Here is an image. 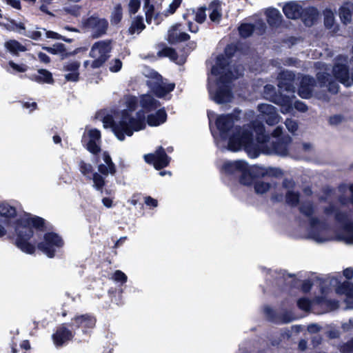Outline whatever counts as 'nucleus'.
<instances>
[{"mask_svg": "<svg viewBox=\"0 0 353 353\" xmlns=\"http://www.w3.org/2000/svg\"><path fill=\"white\" fill-rule=\"evenodd\" d=\"M126 108L123 110L120 120L117 121L111 117H105L103 126L110 127L115 136L120 141H123L125 136L130 137L134 131H139L144 128L145 114L141 111L134 112L138 104V99L135 97L128 96L123 99ZM143 111L150 112L156 110L160 106L159 102L150 94H143L139 101Z\"/></svg>", "mask_w": 353, "mask_h": 353, "instance_id": "1", "label": "nucleus"}, {"mask_svg": "<svg viewBox=\"0 0 353 353\" xmlns=\"http://www.w3.org/2000/svg\"><path fill=\"white\" fill-rule=\"evenodd\" d=\"M232 50L233 48L228 46L225 50V54L217 57L216 62L212 66L208 77L210 97L219 104L228 103L232 101L233 94L229 83L241 76L243 72L241 65L234 67L230 65L228 59Z\"/></svg>", "mask_w": 353, "mask_h": 353, "instance_id": "2", "label": "nucleus"}, {"mask_svg": "<svg viewBox=\"0 0 353 353\" xmlns=\"http://www.w3.org/2000/svg\"><path fill=\"white\" fill-rule=\"evenodd\" d=\"M0 216L8 227H13L15 234V244L22 252L32 254L35 246L29 242L32 237L33 228L41 229L44 220L40 217L25 215L18 218L16 209L7 203H0Z\"/></svg>", "mask_w": 353, "mask_h": 353, "instance_id": "3", "label": "nucleus"}, {"mask_svg": "<svg viewBox=\"0 0 353 353\" xmlns=\"http://www.w3.org/2000/svg\"><path fill=\"white\" fill-rule=\"evenodd\" d=\"M237 121L236 116L233 114H221L216 119V126L219 131L220 139L228 141L227 145L222 144L221 140L216 139L218 147L221 149H227L236 152L244 149L247 143L245 141L250 139V142L254 135V124L259 123L255 121L243 128L234 126V122Z\"/></svg>", "mask_w": 353, "mask_h": 353, "instance_id": "4", "label": "nucleus"}, {"mask_svg": "<svg viewBox=\"0 0 353 353\" xmlns=\"http://www.w3.org/2000/svg\"><path fill=\"white\" fill-rule=\"evenodd\" d=\"M254 135L250 142V139H246L245 151L251 158L257 157L260 153L265 154H276L281 157L290 155L292 149L290 144L292 138L285 136L277 142H270V137L265 132L264 125L259 122L254 124Z\"/></svg>", "mask_w": 353, "mask_h": 353, "instance_id": "5", "label": "nucleus"}, {"mask_svg": "<svg viewBox=\"0 0 353 353\" xmlns=\"http://www.w3.org/2000/svg\"><path fill=\"white\" fill-rule=\"evenodd\" d=\"M316 66L317 68L324 70L325 72L317 73V83L312 77L309 76L303 77L298 93L301 98L308 99L314 96L318 99L327 101L328 97L326 92L336 94L339 90V85L328 73L330 69L325 63L317 62Z\"/></svg>", "mask_w": 353, "mask_h": 353, "instance_id": "6", "label": "nucleus"}, {"mask_svg": "<svg viewBox=\"0 0 353 353\" xmlns=\"http://www.w3.org/2000/svg\"><path fill=\"white\" fill-rule=\"evenodd\" d=\"M112 50L110 41H100L96 42L91 48L90 57L93 59L91 62V68H98L110 57Z\"/></svg>", "mask_w": 353, "mask_h": 353, "instance_id": "7", "label": "nucleus"}, {"mask_svg": "<svg viewBox=\"0 0 353 353\" xmlns=\"http://www.w3.org/2000/svg\"><path fill=\"white\" fill-rule=\"evenodd\" d=\"M348 59L346 56H339L332 67V72L334 77L346 86L353 83L352 71L350 72L347 64Z\"/></svg>", "mask_w": 353, "mask_h": 353, "instance_id": "8", "label": "nucleus"}, {"mask_svg": "<svg viewBox=\"0 0 353 353\" xmlns=\"http://www.w3.org/2000/svg\"><path fill=\"white\" fill-rule=\"evenodd\" d=\"M150 78L148 81V84L152 92L159 97H163L168 93L172 91L175 87L173 83H168L163 80L161 75L155 71H150L148 74H145Z\"/></svg>", "mask_w": 353, "mask_h": 353, "instance_id": "9", "label": "nucleus"}, {"mask_svg": "<svg viewBox=\"0 0 353 353\" xmlns=\"http://www.w3.org/2000/svg\"><path fill=\"white\" fill-rule=\"evenodd\" d=\"M81 27L85 31L90 32L92 37L98 38L106 34L108 22L105 19L92 16L82 20Z\"/></svg>", "mask_w": 353, "mask_h": 353, "instance_id": "10", "label": "nucleus"}, {"mask_svg": "<svg viewBox=\"0 0 353 353\" xmlns=\"http://www.w3.org/2000/svg\"><path fill=\"white\" fill-rule=\"evenodd\" d=\"M63 242L57 234L49 232L44 235L43 241L37 245L38 249L48 257L52 258L55 252L62 247Z\"/></svg>", "mask_w": 353, "mask_h": 353, "instance_id": "11", "label": "nucleus"}, {"mask_svg": "<svg viewBox=\"0 0 353 353\" xmlns=\"http://www.w3.org/2000/svg\"><path fill=\"white\" fill-rule=\"evenodd\" d=\"M264 97L281 106V112L288 114L292 109V101L290 97L279 96L276 94L275 87L272 85L264 86Z\"/></svg>", "mask_w": 353, "mask_h": 353, "instance_id": "12", "label": "nucleus"}, {"mask_svg": "<svg viewBox=\"0 0 353 353\" xmlns=\"http://www.w3.org/2000/svg\"><path fill=\"white\" fill-rule=\"evenodd\" d=\"M82 141L85 143L87 150L97 154L101 150V132L97 129H86L83 133Z\"/></svg>", "mask_w": 353, "mask_h": 353, "instance_id": "13", "label": "nucleus"}, {"mask_svg": "<svg viewBox=\"0 0 353 353\" xmlns=\"http://www.w3.org/2000/svg\"><path fill=\"white\" fill-rule=\"evenodd\" d=\"M258 110L269 125H274L282 119L281 117L277 113L276 108L272 105L266 103L259 104L258 105Z\"/></svg>", "mask_w": 353, "mask_h": 353, "instance_id": "14", "label": "nucleus"}, {"mask_svg": "<svg viewBox=\"0 0 353 353\" xmlns=\"http://www.w3.org/2000/svg\"><path fill=\"white\" fill-rule=\"evenodd\" d=\"M146 162L152 163L157 170L167 166L170 159L165 154L163 148L160 147L154 154H148L144 156Z\"/></svg>", "mask_w": 353, "mask_h": 353, "instance_id": "15", "label": "nucleus"}, {"mask_svg": "<svg viewBox=\"0 0 353 353\" xmlns=\"http://www.w3.org/2000/svg\"><path fill=\"white\" fill-rule=\"evenodd\" d=\"M294 74L291 71H283L279 75L278 86L281 90H285L294 93L295 86L294 84Z\"/></svg>", "mask_w": 353, "mask_h": 353, "instance_id": "16", "label": "nucleus"}, {"mask_svg": "<svg viewBox=\"0 0 353 353\" xmlns=\"http://www.w3.org/2000/svg\"><path fill=\"white\" fill-rule=\"evenodd\" d=\"M103 163L100 162L99 157L97 160L98 165V170L103 175L107 176L109 174H113L115 172V166L113 163L111 157L107 152H103L102 154Z\"/></svg>", "mask_w": 353, "mask_h": 353, "instance_id": "17", "label": "nucleus"}, {"mask_svg": "<svg viewBox=\"0 0 353 353\" xmlns=\"http://www.w3.org/2000/svg\"><path fill=\"white\" fill-rule=\"evenodd\" d=\"M72 336V332L62 326L58 328L57 332L52 335V340L55 345L61 346L71 340Z\"/></svg>", "mask_w": 353, "mask_h": 353, "instance_id": "18", "label": "nucleus"}, {"mask_svg": "<svg viewBox=\"0 0 353 353\" xmlns=\"http://www.w3.org/2000/svg\"><path fill=\"white\" fill-rule=\"evenodd\" d=\"M210 21L219 23L222 18L221 3L218 0L210 2L207 8Z\"/></svg>", "mask_w": 353, "mask_h": 353, "instance_id": "19", "label": "nucleus"}, {"mask_svg": "<svg viewBox=\"0 0 353 353\" xmlns=\"http://www.w3.org/2000/svg\"><path fill=\"white\" fill-rule=\"evenodd\" d=\"M283 185L287 190L286 202L292 206L297 205L299 201V194L298 192L292 190L294 183L291 180L285 179L283 181Z\"/></svg>", "mask_w": 353, "mask_h": 353, "instance_id": "20", "label": "nucleus"}, {"mask_svg": "<svg viewBox=\"0 0 353 353\" xmlns=\"http://www.w3.org/2000/svg\"><path fill=\"white\" fill-rule=\"evenodd\" d=\"M80 67V62L77 61H72L67 63L64 65V71L67 72L65 74V78L68 81L76 82L79 80V69Z\"/></svg>", "mask_w": 353, "mask_h": 353, "instance_id": "21", "label": "nucleus"}, {"mask_svg": "<svg viewBox=\"0 0 353 353\" xmlns=\"http://www.w3.org/2000/svg\"><path fill=\"white\" fill-rule=\"evenodd\" d=\"M283 11L288 19H296L302 14L303 8L298 3L291 1L284 6Z\"/></svg>", "mask_w": 353, "mask_h": 353, "instance_id": "22", "label": "nucleus"}, {"mask_svg": "<svg viewBox=\"0 0 353 353\" xmlns=\"http://www.w3.org/2000/svg\"><path fill=\"white\" fill-rule=\"evenodd\" d=\"M74 325L82 328L83 332H85L86 329L92 328L96 322L94 318L88 314L77 316L74 319Z\"/></svg>", "mask_w": 353, "mask_h": 353, "instance_id": "23", "label": "nucleus"}, {"mask_svg": "<svg viewBox=\"0 0 353 353\" xmlns=\"http://www.w3.org/2000/svg\"><path fill=\"white\" fill-rule=\"evenodd\" d=\"M30 79L39 83H52L54 80L50 72L46 69H39L37 72L29 77Z\"/></svg>", "mask_w": 353, "mask_h": 353, "instance_id": "24", "label": "nucleus"}, {"mask_svg": "<svg viewBox=\"0 0 353 353\" xmlns=\"http://www.w3.org/2000/svg\"><path fill=\"white\" fill-rule=\"evenodd\" d=\"M246 167V162L242 160L235 161H226L222 167V170L228 174L240 172Z\"/></svg>", "mask_w": 353, "mask_h": 353, "instance_id": "25", "label": "nucleus"}, {"mask_svg": "<svg viewBox=\"0 0 353 353\" xmlns=\"http://www.w3.org/2000/svg\"><path fill=\"white\" fill-rule=\"evenodd\" d=\"M353 4L345 3L339 9V17L344 24L350 23L352 20Z\"/></svg>", "mask_w": 353, "mask_h": 353, "instance_id": "26", "label": "nucleus"}, {"mask_svg": "<svg viewBox=\"0 0 353 353\" xmlns=\"http://www.w3.org/2000/svg\"><path fill=\"white\" fill-rule=\"evenodd\" d=\"M167 119V114L164 110H159L155 114L148 117V123L151 126H158L163 123Z\"/></svg>", "mask_w": 353, "mask_h": 353, "instance_id": "27", "label": "nucleus"}, {"mask_svg": "<svg viewBox=\"0 0 353 353\" xmlns=\"http://www.w3.org/2000/svg\"><path fill=\"white\" fill-rule=\"evenodd\" d=\"M337 292L344 294L347 299L345 301L348 305L353 304V285L350 282H344L337 288Z\"/></svg>", "mask_w": 353, "mask_h": 353, "instance_id": "28", "label": "nucleus"}, {"mask_svg": "<svg viewBox=\"0 0 353 353\" xmlns=\"http://www.w3.org/2000/svg\"><path fill=\"white\" fill-rule=\"evenodd\" d=\"M265 14L268 23L272 26H277L281 21L282 16L280 12L275 8H269Z\"/></svg>", "mask_w": 353, "mask_h": 353, "instance_id": "29", "label": "nucleus"}, {"mask_svg": "<svg viewBox=\"0 0 353 353\" xmlns=\"http://www.w3.org/2000/svg\"><path fill=\"white\" fill-rule=\"evenodd\" d=\"M5 48L12 54H18L27 50L26 48L16 40H10L5 43Z\"/></svg>", "mask_w": 353, "mask_h": 353, "instance_id": "30", "label": "nucleus"}, {"mask_svg": "<svg viewBox=\"0 0 353 353\" xmlns=\"http://www.w3.org/2000/svg\"><path fill=\"white\" fill-rule=\"evenodd\" d=\"M324 24L325 27L332 32L336 33L339 30L338 26L335 23L334 15L331 10H326L324 13Z\"/></svg>", "mask_w": 353, "mask_h": 353, "instance_id": "31", "label": "nucleus"}, {"mask_svg": "<svg viewBox=\"0 0 353 353\" xmlns=\"http://www.w3.org/2000/svg\"><path fill=\"white\" fill-rule=\"evenodd\" d=\"M145 28L143 17L138 16L132 20L131 26L129 28V32L131 34H139Z\"/></svg>", "mask_w": 353, "mask_h": 353, "instance_id": "32", "label": "nucleus"}, {"mask_svg": "<svg viewBox=\"0 0 353 353\" xmlns=\"http://www.w3.org/2000/svg\"><path fill=\"white\" fill-rule=\"evenodd\" d=\"M190 38L189 35L185 32H178L176 29L169 31L168 40L171 43L178 41H184Z\"/></svg>", "mask_w": 353, "mask_h": 353, "instance_id": "33", "label": "nucleus"}, {"mask_svg": "<svg viewBox=\"0 0 353 353\" xmlns=\"http://www.w3.org/2000/svg\"><path fill=\"white\" fill-rule=\"evenodd\" d=\"M240 172L241 173L240 183L245 185H250L254 181V176H252L247 163L245 168L241 170Z\"/></svg>", "mask_w": 353, "mask_h": 353, "instance_id": "34", "label": "nucleus"}, {"mask_svg": "<svg viewBox=\"0 0 353 353\" xmlns=\"http://www.w3.org/2000/svg\"><path fill=\"white\" fill-rule=\"evenodd\" d=\"M79 171L86 178L91 179L93 174V166L91 163L85 162L83 160L79 163Z\"/></svg>", "mask_w": 353, "mask_h": 353, "instance_id": "35", "label": "nucleus"}, {"mask_svg": "<svg viewBox=\"0 0 353 353\" xmlns=\"http://www.w3.org/2000/svg\"><path fill=\"white\" fill-rule=\"evenodd\" d=\"M143 1L146 21L148 23H151L152 19L155 18L157 13L154 11V6L150 4V0Z\"/></svg>", "mask_w": 353, "mask_h": 353, "instance_id": "36", "label": "nucleus"}, {"mask_svg": "<svg viewBox=\"0 0 353 353\" xmlns=\"http://www.w3.org/2000/svg\"><path fill=\"white\" fill-rule=\"evenodd\" d=\"M93 182V187L99 191H102L103 186L105 185L104 177L100 175L97 172L93 173L91 176V179Z\"/></svg>", "mask_w": 353, "mask_h": 353, "instance_id": "37", "label": "nucleus"}, {"mask_svg": "<svg viewBox=\"0 0 353 353\" xmlns=\"http://www.w3.org/2000/svg\"><path fill=\"white\" fill-rule=\"evenodd\" d=\"M274 183L264 182L262 181H256L254 183V190L257 194H264L270 190Z\"/></svg>", "mask_w": 353, "mask_h": 353, "instance_id": "38", "label": "nucleus"}, {"mask_svg": "<svg viewBox=\"0 0 353 353\" xmlns=\"http://www.w3.org/2000/svg\"><path fill=\"white\" fill-rule=\"evenodd\" d=\"M122 8L117 4L112 12L110 21L112 25H117L122 19Z\"/></svg>", "mask_w": 353, "mask_h": 353, "instance_id": "39", "label": "nucleus"}, {"mask_svg": "<svg viewBox=\"0 0 353 353\" xmlns=\"http://www.w3.org/2000/svg\"><path fill=\"white\" fill-rule=\"evenodd\" d=\"M43 49L54 54L63 53L65 51V46L61 43H56L52 47H43Z\"/></svg>", "mask_w": 353, "mask_h": 353, "instance_id": "40", "label": "nucleus"}, {"mask_svg": "<svg viewBox=\"0 0 353 353\" xmlns=\"http://www.w3.org/2000/svg\"><path fill=\"white\" fill-rule=\"evenodd\" d=\"M254 27L251 24H243L239 27V33L243 37H248L252 34Z\"/></svg>", "mask_w": 353, "mask_h": 353, "instance_id": "41", "label": "nucleus"}, {"mask_svg": "<svg viewBox=\"0 0 353 353\" xmlns=\"http://www.w3.org/2000/svg\"><path fill=\"white\" fill-rule=\"evenodd\" d=\"M81 7L77 5L65 6L63 8V12L70 14L75 17L80 16Z\"/></svg>", "mask_w": 353, "mask_h": 353, "instance_id": "42", "label": "nucleus"}, {"mask_svg": "<svg viewBox=\"0 0 353 353\" xmlns=\"http://www.w3.org/2000/svg\"><path fill=\"white\" fill-rule=\"evenodd\" d=\"M206 10L207 8L205 7H201L197 10L195 14V20L196 22L202 23L205 21L207 16Z\"/></svg>", "mask_w": 353, "mask_h": 353, "instance_id": "43", "label": "nucleus"}, {"mask_svg": "<svg viewBox=\"0 0 353 353\" xmlns=\"http://www.w3.org/2000/svg\"><path fill=\"white\" fill-rule=\"evenodd\" d=\"M345 121V117L341 114H334L330 117L328 119L329 124L336 126Z\"/></svg>", "mask_w": 353, "mask_h": 353, "instance_id": "44", "label": "nucleus"}, {"mask_svg": "<svg viewBox=\"0 0 353 353\" xmlns=\"http://www.w3.org/2000/svg\"><path fill=\"white\" fill-rule=\"evenodd\" d=\"M109 70L112 72H117L122 68V62L119 59H114L109 63Z\"/></svg>", "mask_w": 353, "mask_h": 353, "instance_id": "45", "label": "nucleus"}, {"mask_svg": "<svg viewBox=\"0 0 353 353\" xmlns=\"http://www.w3.org/2000/svg\"><path fill=\"white\" fill-rule=\"evenodd\" d=\"M290 98L292 99V109L289 113H290L292 112V110L293 109V105H294V108H296L299 111H301L303 112L307 111V107L304 103H303L302 101H294L293 98H292L290 97Z\"/></svg>", "mask_w": 353, "mask_h": 353, "instance_id": "46", "label": "nucleus"}, {"mask_svg": "<svg viewBox=\"0 0 353 353\" xmlns=\"http://www.w3.org/2000/svg\"><path fill=\"white\" fill-rule=\"evenodd\" d=\"M141 0H130L128 4L129 12L130 14H135L139 9Z\"/></svg>", "mask_w": 353, "mask_h": 353, "instance_id": "47", "label": "nucleus"}, {"mask_svg": "<svg viewBox=\"0 0 353 353\" xmlns=\"http://www.w3.org/2000/svg\"><path fill=\"white\" fill-rule=\"evenodd\" d=\"M297 305L300 309L304 311H308L311 307V301L307 299L302 298L298 301Z\"/></svg>", "mask_w": 353, "mask_h": 353, "instance_id": "48", "label": "nucleus"}, {"mask_svg": "<svg viewBox=\"0 0 353 353\" xmlns=\"http://www.w3.org/2000/svg\"><path fill=\"white\" fill-rule=\"evenodd\" d=\"M112 278L114 281L117 282H121L122 283H125L127 281V276L120 270L115 271Z\"/></svg>", "mask_w": 353, "mask_h": 353, "instance_id": "49", "label": "nucleus"}, {"mask_svg": "<svg viewBox=\"0 0 353 353\" xmlns=\"http://www.w3.org/2000/svg\"><path fill=\"white\" fill-rule=\"evenodd\" d=\"M285 124L287 129L292 133L296 132L298 129V124L296 121L293 119H286Z\"/></svg>", "mask_w": 353, "mask_h": 353, "instance_id": "50", "label": "nucleus"}, {"mask_svg": "<svg viewBox=\"0 0 353 353\" xmlns=\"http://www.w3.org/2000/svg\"><path fill=\"white\" fill-rule=\"evenodd\" d=\"M8 64L14 70L18 72H24L28 70L27 65L24 64L19 65L15 63L12 61H9Z\"/></svg>", "mask_w": 353, "mask_h": 353, "instance_id": "51", "label": "nucleus"}, {"mask_svg": "<svg viewBox=\"0 0 353 353\" xmlns=\"http://www.w3.org/2000/svg\"><path fill=\"white\" fill-rule=\"evenodd\" d=\"M182 0H173L169 5V8L166 11L165 15L173 14L177 8L181 5Z\"/></svg>", "mask_w": 353, "mask_h": 353, "instance_id": "52", "label": "nucleus"}, {"mask_svg": "<svg viewBox=\"0 0 353 353\" xmlns=\"http://www.w3.org/2000/svg\"><path fill=\"white\" fill-rule=\"evenodd\" d=\"M342 353H353V339L341 347Z\"/></svg>", "mask_w": 353, "mask_h": 353, "instance_id": "53", "label": "nucleus"}, {"mask_svg": "<svg viewBox=\"0 0 353 353\" xmlns=\"http://www.w3.org/2000/svg\"><path fill=\"white\" fill-rule=\"evenodd\" d=\"M299 148L305 153H310L313 150V146L310 143H303L299 145Z\"/></svg>", "mask_w": 353, "mask_h": 353, "instance_id": "54", "label": "nucleus"}, {"mask_svg": "<svg viewBox=\"0 0 353 353\" xmlns=\"http://www.w3.org/2000/svg\"><path fill=\"white\" fill-rule=\"evenodd\" d=\"M163 52L165 56L170 57L171 59L174 60L175 59L176 52L172 48H166L163 50Z\"/></svg>", "mask_w": 353, "mask_h": 353, "instance_id": "55", "label": "nucleus"}, {"mask_svg": "<svg viewBox=\"0 0 353 353\" xmlns=\"http://www.w3.org/2000/svg\"><path fill=\"white\" fill-rule=\"evenodd\" d=\"M26 35L32 39L38 40L41 37V32L39 31H29Z\"/></svg>", "mask_w": 353, "mask_h": 353, "instance_id": "56", "label": "nucleus"}, {"mask_svg": "<svg viewBox=\"0 0 353 353\" xmlns=\"http://www.w3.org/2000/svg\"><path fill=\"white\" fill-rule=\"evenodd\" d=\"M145 203L148 206H152V207H157L158 205L157 200H156L150 196L145 197Z\"/></svg>", "mask_w": 353, "mask_h": 353, "instance_id": "57", "label": "nucleus"}, {"mask_svg": "<svg viewBox=\"0 0 353 353\" xmlns=\"http://www.w3.org/2000/svg\"><path fill=\"white\" fill-rule=\"evenodd\" d=\"M321 327L318 324H310L307 327V330L310 333H316L319 332Z\"/></svg>", "mask_w": 353, "mask_h": 353, "instance_id": "58", "label": "nucleus"}, {"mask_svg": "<svg viewBox=\"0 0 353 353\" xmlns=\"http://www.w3.org/2000/svg\"><path fill=\"white\" fill-rule=\"evenodd\" d=\"M5 1L6 2L7 4L11 6L14 8H21L20 1L19 0H5Z\"/></svg>", "mask_w": 353, "mask_h": 353, "instance_id": "59", "label": "nucleus"}, {"mask_svg": "<svg viewBox=\"0 0 353 353\" xmlns=\"http://www.w3.org/2000/svg\"><path fill=\"white\" fill-rule=\"evenodd\" d=\"M23 108L30 110V112H32L37 108V103L35 102H25L23 105Z\"/></svg>", "mask_w": 353, "mask_h": 353, "instance_id": "60", "label": "nucleus"}, {"mask_svg": "<svg viewBox=\"0 0 353 353\" xmlns=\"http://www.w3.org/2000/svg\"><path fill=\"white\" fill-rule=\"evenodd\" d=\"M46 34L48 38H52L55 39H62V37L60 34L52 31H46Z\"/></svg>", "mask_w": 353, "mask_h": 353, "instance_id": "61", "label": "nucleus"}, {"mask_svg": "<svg viewBox=\"0 0 353 353\" xmlns=\"http://www.w3.org/2000/svg\"><path fill=\"white\" fill-rule=\"evenodd\" d=\"M294 319V318L293 317L292 314L288 312V313H285V314H283L281 321L283 323H287L291 322Z\"/></svg>", "mask_w": 353, "mask_h": 353, "instance_id": "62", "label": "nucleus"}, {"mask_svg": "<svg viewBox=\"0 0 353 353\" xmlns=\"http://www.w3.org/2000/svg\"><path fill=\"white\" fill-rule=\"evenodd\" d=\"M283 133V128L281 126L276 127L272 133L274 138H279Z\"/></svg>", "mask_w": 353, "mask_h": 353, "instance_id": "63", "label": "nucleus"}, {"mask_svg": "<svg viewBox=\"0 0 353 353\" xmlns=\"http://www.w3.org/2000/svg\"><path fill=\"white\" fill-rule=\"evenodd\" d=\"M38 57L39 60L43 63H47L50 62V57L43 52H39Z\"/></svg>", "mask_w": 353, "mask_h": 353, "instance_id": "64", "label": "nucleus"}]
</instances>
